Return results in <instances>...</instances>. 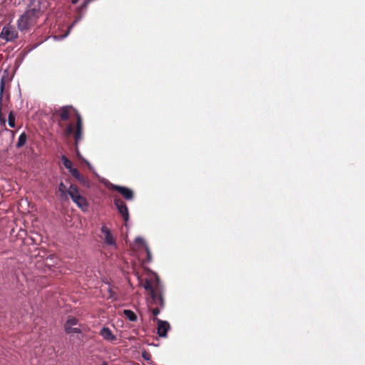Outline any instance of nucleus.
Wrapping results in <instances>:
<instances>
[{"instance_id":"6","label":"nucleus","mask_w":365,"mask_h":365,"mask_svg":"<svg viewBox=\"0 0 365 365\" xmlns=\"http://www.w3.org/2000/svg\"><path fill=\"white\" fill-rule=\"evenodd\" d=\"M113 202L125 222H127L129 219V212L125 203L120 198H114Z\"/></svg>"},{"instance_id":"12","label":"nucleus","mask_w":365,"mask_h":365,"mask_svg":"<svg viewBox=\"0 0 365 365\" xmlns=\"http://www.w3.org/2000/svg\"><path fill=\"white\" fill-rule=\"evenodd\" d=\"M26 140H27V136L26 135L25 133H21V135H19V138H18V141L16 143V148H20L21 147H23L25 143H26Z\"/></svg>"},{"instance_id":"25","label":"nucleus","mask_w":365,"mask_h":365,"mask_svg":"<svg viewBox=\"0 0 365 365\" xmlns=\"http://www.w3.org/2000/svg\"><path fill=\"white\" fill-rule=\"evenodd\" d=\"M65 331L67 334H71V331L73 329V326L64 325Z\"/></svg>"},{"instance_id":"14","label":"nucleus","mask_w":365,"mask_h":365,"mask_svg":"<svg viewBox=\"0 0 365 365\" xmlns=\"http://www.w3.org/2000/svg\"><path fill=\"white\" fill-rule=\"evenodd\" d=\"M61 159L63 165L66 169L70 170L73 168L72 162L66 155H62Z\"/></svg>"},{"instance_id":"9","label":"nucleus","mask_w":365,"mask_h":365,"mask_svg":"<svg viewBox=\"0 0 365 365\" xmlns=\"http://www.w3.org/2000/svg\"><path fill=\"white\" fill-rule=\"evenodd\" d=\"M101 231L104 235L105 243L108 245L115 246V241L113 237L111 232L106 225L101 227Z\"/></svg>"},{"instance_id":"20","label":"nucleus","mask_w":365,"mask_h":365,"mask_svg":"<svg viewBox=\"0 0 365 365\" xmlns=\"http://www.w3.org/2000/svg\"><path fill=\"white\" fill-rule=\"evenodd\" d=\"M145 252L147 254V260L148 262H150L152 260V255H151L150 248L148 247V245H145Z\"/></svg>"},{"instance_id":"4","label":"nucleus","mask_w":365,"mask_h":365,"mask_svg":"<svg viewBox=\"0 0 365 365\" xmlns=\"http://www.w3.org/2000/svg\"><path fill=\"white\" fill-rule=\"evenodd\" d=\"M18 37V32L12 26L7 24L2 28L0 38L6 41H13Z\"/></svg>"},{"instance_id":"5","label":"nucleus","mask_w":365,"mask_h":365,"mask_svg":"<svg viewBox=\"0 0 365 365\" xmlns=\"http://www.w3.org/2000/svg\"><path fill=\"white\" fill-rule=\"evenodd\" d=\"M155 282L154 287L150 284L149 280H146L143 284V288L145 290H148L150 293V296L153 299H155L156 297V292H160V290L163 289V286L160 282V278L159 277L155 274Z\"/></svg>"},{"instance_id":"27","label":"nucleus","mask_w":365,"mask_h":365,"mask_svg":"<svg viewBox=\"0 0 365 365\" xmlns=\"http://www.w3.org/2000/svg\"><path fill=\"white\" fill-rule=\"evenodd\" d=\"M81 329L78 327H73V329L71 331V334H81Z\"/></svg>"},{"instance_id":"2","label":"nucleus","mask_w":365,"mask_h":365,"mask_svg":"<svg viewBox=\"0 0 365 365\" xmlns=\"http://www.w3.org/2000/svg\"><path fill=\"white\" fill-rule=\"evenodd\" d=\"M58 114L61 120H68L74 114L76 116V133L74 139L76 144L82 140L83 123L81 115L71 106H65L61 107L55 111Z\"/></svg>"},{"instance_id":"28","label":"nucleus","mask_w":365,"mask_h":365,"mask_svg":"<svg viewBox=\"0 0 365 365\" xmlns=\"http://www.w3.org/2000/svg\"><path fill=\"white\" fill-rule=\"evenodd\" d=\"M75 144H76V150L77 156H78V158L79 159H81V160H82L83 161L84 158H83V156L81 155V153L79 152V150L78 148V144H76V143H75Z\"/></svg>"},{"instance_id":"23","label":"nucleus","mask_w":365,"mask_h":365,"mask_svg":"<svg viewBox=\"0 0 365 365\" xmlns=\"http://www.w3.org/2000/svg\"><path fill=\"white\" fill-rule=\"evenodd\" d=\"M76 179L83 185H86L87 182V181L85 180V178L81 173L78 174Z\"/></svg>"},{"instance_id":"29","label":"nucleus","mask_w":365,"mask_h":365,"mask_svg":"<svg viewBox=\"0 0 365 365\" xmlns=\"http://www.w3.org/2000/svg\"><path fill=\"white\" fill-rule=\"evenodd\" d=\"M142 356H143V358L145 360H146V361H149V360H150V354H148V353H146V352H143V353L142 354Z\"/></svg>"},{"instance_id":"8","label":"nucleus","mask_w":365,"mask_h":365,"mask_svg":"<svg viewBox=\"0 0 365 365\" xmlns=\"http://www.w3.org/2000/svg\"><path fill=\"white\" fill-rule=\"evenodd\" d=\"M158 324V334L160 337H166L168 331L170 329V324L167 321H163L155 318Z\"/></svg>"},{"instance_id":"33","label":"nucleus","mask_w":365,"mask_h":365,"mask_svg":"<svg viewBox=\"0 0 365 365\" xmlns=\"http://www.w3.org/2000/svg\"><path fill=\"white\" fill-rule=\"evenodd\" d=\"M101 365H108V364L106 362H104Z\"/></svg>"},{"instance_id":"15","label":"nucleus","mask_w":365,"mask_h":365,"mask_svg":"<svg viewBox=\"0 0 365 365\" xmlns=\"http://www.w3.org/2000/svg\"><path fill=\"white\" fill-rule=\"evenodd\" d=\"M58 192L61 193L62 197H67L68 190L66 186L64 185L63 182H61L58 185Z\"/></svg>"},{"instance_id":"1","label":"nucleus","mask_w":365,"mask_h":365,"mask_svg":"<svg viewBox=\"0 0 365 365\" xmlns=\"http://www.w3.org/2000/svg\"><path fill=\"white\" fill-rule=\"evenodd\" d=\"M41 15V2L30 0L24 13L17 20V28L20 31L29 30L34 26Z\"/></svg>"},{"instance_id":"26","label":"nucleus","mask_w":365,"mask_h":365,"mask_svg":"<svg viewBox=\"0 0 365 365\" xmlns=\"http://www.w3.org/2000/svg\"><path fill=\"white\" fill-rule=\"evenodd\" d=\"M160 312V309L158 307L154 308L152 311L153 314L157 317Z\"/></svg>"},{"instance_id":"30","label":"nucleus","mask_w":365,"mask_h":365,"mask_svg":"<svg viewBox=\"0 0 365 365\" xmlns=\"http://www.w3.org/2000/svg\"><path fill=\"white\" fill-rule=\"evenodd\" d=\"M83 161L85 162V163L87 165V166L88 167L89 170L93 171V166L91 165V163L86 160V159H83Z\"/></svg>"},{"instance_id":"21","label":"nucleus","mask_w":365,"mask_h":365,"mask_svg":"<svg viewBox=\"0 0 365 365\" xmlns=\"http://www.w3.org/2000/svg\"><path fill=\"white\" fill-rule=\"evenodd\" d=\"M108 292L109 293V297H108L110 299H112L113 300H117L118 299V297H117L116 294L110 288L108 289Z\"/></svg>"},{"instance_id":"24","label":"nucleus","mask_w":365,"mask_h":365,"mask_svg":"<svg viewBox=\"0 0 365 365\" xmlns=\"http://www.w3.org/2000/svg\"><path fill=\"white\" fill-rule=\"evenodd\" d=\"M135 242H136V243H138V244H141V245H143L144 246V247H145V245H148L145 243V242L144 239H143V237H136V238H135Z\"/></svg>"},{"instance_id":"7","label":"nucleus","mask_w":365,"mask_h":365,"mask_svg":"<svg viewBox=\"0 0 365 365\" xmlns=\"http://www.w3.org/2000/svg\"><path fill=\"white\" fill-rule=\"evenodd\" d=\"M110 187L119 192L126 200H132L134 197L133 190L127 187L110 184Z\"/></svg>"},{"instance_id":"18","label":"nucleus","mask_w":365,"mask_h":365,"mask_svg":"<svg viewBox=\"0 0 365 365\" xmlns=\"http://www.w3.org/2000/svg\"><path fill=\"white\" fill-rule=\"evenodd\" d=\"M73 131H74V126H73V123H69L65 130H64V133L65 135H71V134L73 133Z\"/></svg>"},{"instance_id":"17","label":"nucleus","mask_w":365,"mask_h":365,"mask_svg":"<svg viewBox=\"0 0 365 365\" xmlns=\"http://www.w3.org/2000/svg\"><path fill=\"white\" fill-rule=\"evenodd\" d=\"M8 124L11 128H15V115L12 111L9 113Z\"/></svg>"},{"instance_id":"32","label":"nucleus","mask_w":365,"mask_h":365,"mask_svg":"<svg viewBox=\"0 0 365 365\" xmlns=\"http://www.w3.org/2000/svg\"><path fill=\"white\" fill-rule=\"evenodd\" d=\"M79 0H71L72 4H76L78 2Z\"/></svg>"},{"instance_id":"16","label":"nucleus","mask_w":365,"mask_h":365,"mask_svg":"<svg viewBox=\"0 0 365 365\" xmlns=\"http://www.w3.org/2000/svg\"><path fill=\"white\" fill-rule=\"evenodd\" d=\"M160 291H162V289ZM153 300L155 302V303L158 304L161 308H163L164 301H163V298L161 292H156L155 299H153Z\"/></svg>"},{"instance_id":"11","label":"nucleus","mask_w":365,"mask_h":365,"mask_svg":"<svg viewBox=\"0 0 365 365\" xmlns=\"http://www.w3.org/2000/svg\"><path fill=\"white\" fill-rule=\"evenodd\" d=\"M82 17H83L82 16H79L78 17H77L73 21V22L68 27V31L64 35L59 36H55L53 38L56 40H63V38L67 37L68 36V34H70L71 29L75 26L76 24H77L81 20Z\"/></svg>"},{"instance_id":"13","label":"nucleus","mask_w":365,"mask_h":365,"mask_svg":"<svg viewBox=\"0 0 365 365\" xmlns=\"http://www.w3.org/2000/svg\"><path fill=\"white\" fill-rule=\"evenodd\" d=\"M123 314L130 322H135L137 320V316L132 310L125 309Z\"/></svg>"},{"instance_id":"31","label":"nucleus","mask_w":365,"mask_h":365,"mask_svg":"<svg viewBox=\"0 0 365 365\" xmlns=\"http://www.w3.org/2000/svg\"><path fill=\"white\" fill-rule=\"evenodd\" d=\"M83 161L85 162V163L87 165V166L88 167L89 170L93 171V166L91 165V163L86 160V159H83Z\"/></svg>"},{"instance_id":"10","label":"nucleus","mask_w":365,"mask_h":365,"mask_svg":"<svg viewBox=\"0 0 365 365\" xmlns=\"http://www.w3.org/2000/svg\"><path fill=\"white\" fill-rule=\"evenodd\" d=\"M100 335L103 339L108 341H113L116 339V336L112 333L108 327H103L100 331Z\"/></svg>"},{"instance_id":"3","label":"nucleus","mask_w":365,"mask_h":365,"mask_svg":"<svg viewBox=\"0 0 365 365\" xmlns=\"http://www.w3.org/2000/svg\"><path fill=\"white\" fill-rule=\"evenodd\" d=\"M68 195L72 201L83 211H86L88 208V203L86 199L82 196L76 185H71L68 190Z\"/></svg>"},{"instance_id":"22","label":"nucleus","mask_w":365,"mask_h":365,"mask_svg":"<svg viewBox=\"0 0 365 365\" xmlns=\"http://www.w3.org/2000/svg\"><path fill=\"white\" fill-rule=\"evenodd\" d=\"M69 172L71 173L72 176L74 177L75 178L78 175V174H80V172L76 168H73L72 169H71L69 170Z\"/></svg>"},{"instance_id":"19","label":"nucleus","mask_w":365,"mask_h":365,"mask_svg":"<svg viewBox=\"0 0 365 365\" xmlns=\"http://www.w3.org/2000/svg\"><path fill=\"white\" fill-rule=\"evenodd\" d=\"M78 324V319L75 317H70L67 319L65 323V325L67 326H75Z\"/></svg>"}]
</instances>
